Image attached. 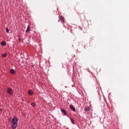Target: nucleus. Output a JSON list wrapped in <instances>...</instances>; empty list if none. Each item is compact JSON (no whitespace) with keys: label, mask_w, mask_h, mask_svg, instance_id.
Here are the masks:
<instances>
[{"label":"nucleus","mask_w":129,"mask_h":129,"mask_svg":"<svg viewBox=\"0 0 129 129\" xmlns=\"http://www.w3.org/2000/svg\"><path fill=\"white\" fill-rule=\"evenodd\" d=\"M10 32V30H9V29L7 28L6 29V33H9Z\"/></svg>","instance_id":"nucleus-14"},{"label":"nucleus","mask_w":129,"mask_h":129,"mask_svg":"<svg viewBox=\"0 0 129 129\" xmlns=\"http://www.w3.org/2000/svg\"><path fill=\"white\" fill-rule=\"evenodd\" d=\"M10 73H11V74H15V70L14 69H11L10 70Z\"/></svg>","instance_id":"nucleus-9"},{"label":"nucleus","mask_w":129,"mask_h":129,"mask_svg":"<svg viewBox=\"0 0 129 129\" xmlns=\"http://www.w3.org/2000/svg\"><path fill=\"white\" fill-rule=\"evenodd\" d=\"M26 33H28V32H30V26H28L26 30Z\"/></svg>","instance_id":"nucleus-10"},{"label":"nucleus","mask_w":129,"mask_h":129,"mask_svg":"<svg viewBox=\"0 0 129 129\" xmlns=\"http://www.w3.org/2000/svg\"><path fill=\"white\" fill-rule=\"evenodd\" d=\"M71 121L72 123H73V124H74V120L73 119V118H71Z\"/></svg>","instance_id":"nucleus-12"},{"label":"nucleus","mask_w":129,"mask_h":129,"mask_svg":"<svg viewBox=\"0 0 129 129\" xmlns=\"http://www.w3.org/2000/svg\"><path fill=\"white\" fill-rule=\"evenodd\" d=\"M70 107L71 108V109H72V110H73V111H76V109H75V107L73 106V105H70Z\"/></svg>","instance_id":"nucleus-4"},{"label":"nucleus","mask_w":129,"mask_h":129,"mask_svg":"<svg viewBox=\"0 0 129 129\" xmlns=\"http://www.w3.org/2000/svg\"><path fill=\"white\" fill-rule=\"evenodd\" d=\"M61 112L62 113H63L64 115H66V114H67V112H66V110L63 109H60Z\"/></svg>","instance_id":"nucleus-5"},{"label":"nucleus","mask_w":129,"mask_h":129,"mask_svg":"<svg viewBox=\"0 0 129 129\" xmlns=\"http://www.w3.org/2000/svg\"><path fill=\"white\" fill-rule=\"evenodd\" d=\"M35 105H36V103L34 102L31 103V106H32L33 107H35Z\"/></svg>","instance_id":"nucleus-13"},{"label":"nucleus","mask_w":129,"mask_h":129,"mask_svg":"<svg viewBox=\"0 0 129 129\" xmlns=\"http://www.w3.org/2000/svg\"><path fill=\"white\" fill-rule=\"evenodd\" d=\"M18 118L17 117H14L12 119V122H11L12 125V128L15 129L16 127L18 126Z\"/></svg>","instance_id":"nucleus-1"},{"label":"nucleus","mask_w":129,"mask_h":129,"mask_svg":"<svg viewBox=\"0 0 129 129\" xmlns=\"http://www.w3.org/2000/svg\"><path fill=\"white\" fill-rule=\"evenodd\" d=\"M85 111H89L90 109H89V107H86L84 109Z\"/></svg>","instance_id":"nucleus-8"},{"label":"nucleus","mask_w":129,"mask_h":129,"mask_svg":"<svg viewBox=\"0 0 129 129\" xmlns=\"http://www.w3.org/2000/svg\"><path fill=\"white\" fill-rule=\"evenodd\" d=\"M33 91H32V90H30L29 91H28V93L30 95H33Z\"/></svg>","instance_id":"nucleus-6"},{"label":"nucleus","mask_w":129,"mask_h":129,"mask_svg":"<svg viewBox=\"0 0 129 129\" xmlns=\"http://www.w3.org/2000/svg\"><path fill=\"white\" fill-rule=\"evenodd\" d=\"M7 52H5V53L2 54V56L3 57H7Z\"/></svg>","instance_id":"nucleus-11"},{"label":"nucleus","mask_w":129,"mask_h":129,"mask_svg":"<svg viewBox=\"0 0 129 129\" xmlns=\"http://www.w3.org/2000/svg\"><path fill=\"white\" fill-rule=\"evenodd\" d=\"M7 93L10 95V96H13L14 95V91L11 88H8L7 89Z\"/></svg>","instance_id":"nucleus-2"},{"label":"nucleus","mask_w":129,"mask_h":129,"mask_svg":"<svg viewBox=\"0 0 129 129\" xmlns=\"http://www.w3.org/2000/svg\"><path fill=\"white\" fill-rule=\"evenodd\" d=\"M1 45L2 46H6V45H7V43L5 41H2L1 42Z\"/></svg>","instance_id":"nucleus-7"},{"label":"nucleus","mask_w":129,"mask_h":129,"mask_svg":"<svg viewBox=\"0 0 129 129\" xmlns=\"http://www.w3.org/2000/svg\"><path fill=\"white\" fill-rule=\"evenodd\" d=\"M59 19L60 20H62L61 22L62 23V25H63V27H64V28H66V26H65V25H64V23H65V20L64 19V17L62 16H59Z\"/></svg>","instance_id":"nucleus-3"}]
</instances>
